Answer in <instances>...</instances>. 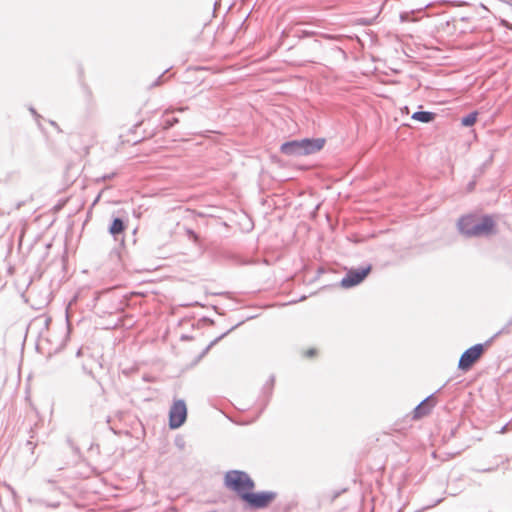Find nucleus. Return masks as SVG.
Returning a JSON list of instances; mask_svg holds the SVG:
<instances>
[{
	"mask_svg": "<svg viewBox=\"0 0 512 512\" xmlns=\"http://www.w3.org/2000/svg\"><path fill=\"white\" fill-rule=\"evenodd\" d=\"M456 227L467 239L489 238L498 233V224L493 214L468 213L460 216Z\"/></svg>",
	"mask_w": 512,
	"mask_h": 512,
	"instance_id": "1",
	"label": "nucleus"
},
{
	"mask_svg": "<svg viewBox=\"0 0 512 512\" xmlns=\"http://www.w3.org/2000/svg\"><path fill=\"white\" fill-rule=\"evenodd\" d=\"M224 486L243 502L251 490L255 489V481L246 471L234 469L225 473Z\"/></svg>",
	"mask_w": 512,
	"mask_h": 512,
	"instance_id": "2",
	"label": "nucleus"
},
{
	"mask_svg": "<svg viewBox=\"0 0 512 512\" xmlns=\"http://www.w3.org/2000/svg\"><path fill=\"white\" fill-rule=\"evenodd\" d=\"M506 330V327L496 332L484 343H477L467 348L460 356L458 369L462 372L469 371L472 366L480 359L485 350L492 345L495 339Z\"/></svg>",
	"mask_w": 512,
	"mask_h": 512,
	"instance_id": "3",
	"label": "nucleus"
},
{
	"mask_svg": "<svg viewBox=\"0 0 512 512\" xmlns=\"http://www.w3.org/2000/svg\"><path fill=\"white\" fill-rule=\"evenodd\" d=\"M128 227V218L112 214L110 223L108 225V233L115 241H119V246L115 247L110 252V257L121 259L122 250L125 247L124 232Z\"/></svg>",
	"mask_w": 512,
	"mask_h": 512,
	"instance_id": "4",
	"label": "nucleus"
},
{
	"mask_svg": "<svg viewBox=\"0 0 512 512\" xmlns=\"http://www.w3.org/2000/svg\"><path fill=\"white\" fill-rule=\"evenodd\" d=\"M278 497V493L271 490L254 491L247 495L242 502L246 510L258 511L268 508Z\"/></svg>",
	"mask_w": 512,
	"mask_h": 512,
	"instance_id": "5",
	"label": "nucleus"
},
{
	"mask_svg": "<svg viewBox=\"0 0 512 512\" xmlns=\"http://www.w3.org/2000/svg\"><path fill=\"white\" fill-rule=\"evenodd\" d=\"M373 270V265L368 263L366 265L351 267L347 269L345 275L339 281L338 285L343 289L354 288L363 283Z\"/></svg>",
	"mask_w": 512,
	"mask_h": 512,
	"instance_id": "6",
	"label": "nucleus"
},
{
	"mask_svg": "<svg viewBox=\"0 0 512 512\" xmlns=\"http://www.w3.org/2000/svg\"><path fill=\"white\" fill-rule=\"evenodd\" d=\"M188 416L187 405L184 399H175L168 412V426L171 430L182 427Z\"/></svg>",
	"mask_w": 512,
	"mask_h": 512,
	"instance_id": "7",
	"label": "nucleus"
},
{
	"mask_svg": "<svg viewBox=\"0 0 512 512\" xmlns=\"http://www.w3.org/2000/svg\"><path fill=\"white\" fill-rule=\"evenodd\" d=\"M448 383H444L440 388H438L435 392L428 395L425 399H423L412 411V419L420 420L426 416H428L433 408L436 406L438 400L435 398V395L439 393Z\"/></svg>",
	"mask_w": 512,
	"mask_h": 512,
	"instance_id": "8",
	"label": "nucleus"
},
{
	"mask_svg": "<svg viewBox=\"0 0 512 512\" xmlns=\"http://www.w3.org/2000/svg\"><path fill=\"white\" fill-rule=\"evenodd\" d=\"M255 318V316H248L246 319L241 320L237 322L235 325H233L230 329L222 333L221 335L217 336L215 339H213L203 350L202 352L194 359L192 362V365L198 364L208 353L209 351L218 344L222 339H224L227 335H229L232 331L240 327L245 321H248L250 319Z\"/></svg>",
	"mask_w": 512,
	"mask_h": 512,
	"instance_id": "9",
	"label": "nucleus"
},
{
	"mask_svg": "<svg viewBox=\"0 0 512 512\" xmlns=\"http://www.w3.org/2000/svg\"><path fill=\"white\" fill-rule=\"evenodd\" d=\"M302 148H303V155H311L315 154L319 151H321L324 148V145L326 143V139L319 137V138H302Z\"/></svg>",
	"mask_w": 512,
	"mask_h": 512,
	"instance_id": "10",
	"label": "nucleus"
},
{
	"mask_svg": "<svg viewBox=\"0 0 512 512\" xmlns=\"http://www.w3.org/2000/svg\"><path fill=\"white\" fill-rule=\"evenodd\" d=\"M280 152L286 156L300 157L303 155L301 139H292L280 145Z\"/></svg>",
	"mask_w": 512,
	"mask_h": 512,
	"instance_id": "11",
	"label": "nucleus"
},
{
	"mask_svg": "<svg viewBox=\"0 0 512 512\" xmlns=\"http://www.w3.org/2000/svg\"><path fill=\"white\" fill-rule=\"evenodd\" d=\"M275 376L272 374L269 376L268 380L262 387L261 391V403H262V409L261 412L267 407L269 404L271 397L273 395V390L275 386Z\"/></svg>",
	"mask_w": 512,
	"mask_h": 512,
	"instance_id": "12",
	"label": "nucleus"
},
{
	"mask_svg": "<svg viewBox=\"0 0 512 512\" xmlns=\"http://www.w3.org/2000/svg\"><path fill=\"white\" fill-rule=\"evenodd\" d=\"M106 401L104 394L100 393L98 398H95L90 403V416L94 419H99L104 411V402Z\"/></svg>",
	"mask_w": 512,
	"mask_h": 512,
	"instance_id": "13",
	"label": "nucleus"
},
{
	"mask_svg": "<svg viewBox=\"0 0 512 512\" xmlns=\"http://www.w3.org/2000/svg\"><path fill=\"white\" fill-rule=\"evenodd\" d=\"M437 116L435 112L418 110L411 115V119L420 123L429 124L432 123Z\"/></svg>",
	"mask_w": 512,
	"mask_h": 512,
	"instance_id": "14",
	"label": "nucleus"
},
{
	"mask_svg": "<svg viewBox=\"0 0 512 512\" xmlns=\"http://www.w3.org/2000/svg\"><path fill=\"white\" fill-rule=\"evenodd\" d=\"M478 111L474 110L464 115L460 119V123L463 127H472L478 119Z\"/></svg>",
	"mask_w": 512,
	"mask_h": 512,
	"instance_id": "15",
	"label": "nucleus"
},
{
	"mask_svg": "<svg viewBox=\"0 0 512 512\" xmlns=\"http://www.w3.org/2000/svg\"><path fill=\"white\" fill-rule=\"evenodd\" d=\"M169 69H166L165 71L162 72V74H160L150 85H149V89H152V88H155V87H159L161 85H163L165 82H167L173 75L170 74L167 76V73H168Z\"/></svg>",
	"mask_w": 512,
	"mask_h": 512,
	"instance_id": "16",
	"label": "nucleus"
},
{
	"mask_svg": "<svg viewBox=\"0 0 512 512\" xmlns=\"http://www.w3.org/2000/svg\"><path fill=\"white\" fill-rule=\"evenodd\" d=\"M82 370L85 374H87L88 376H90L93 380L96 381V383L99 385L100 387V391L102 392V394L105 393V389L102 385V383L100 382L99 379L96 378L95 374L93 373V370L92 369H89L85 364L82 365Z\"/></svg>",
	"mask_w": 512,
	"mask_h": 512,
	"instance_id": "17",
	"label": "nucleus"
},
{
	"mask_svg": "<svg viewBox=\"0 0 512 512\" xmlns=\"http://www.w3.org/2000/svg\"><path fill=\"white\" fill-rule=\"evenodd\" d=\"M178 123H179V118L172 117V118L165 119L162 122L161 126H162L163 130H170L171 128H173Z\"/></svg>",
	"mask_w": 512,
	"mask_h": 512,
	"instance_id": "18",
	"label": "nucleus"
},
{
	"mask_svg": "<svg viewBox=\"0 0 512 512\" xmlns=\"http://www.w3.org/2000/svg\"><path fill=\"white\" fill-rule=\"evenodd\" d=\"M317 355H318V350L314 347H311V348L305 350L303 353V356L308 359H314L317 357Z\"/></svg>",
	"mask_w": 512,
	"mask_h": 512,
	"instance_id": "19",
	"label": "nucleus"
},
{
	"mask_svg": "<svg viewBox=\"0 0 512 512\" xmlns=\"http://www.w3.org/2000/svg\"><path fill=\"white\" fill-rule=\"evenodd\" d=\"M476 185H477V175H474L473 178L467 183L466 191L468 193L473 192L475 190Z\"/></svg>",
	"mask_w": 512,
	"mask_h": 512,
	"instance_id": "20",
	"label": "nucleus"
},
{
	"mask_svg": "<svg viewBox=\"0 0 512 512\" xmlns=\"http://www.w3.org/2000/svg\"><path fill=\"white\" fill-rule=\"evenodd\" d=\"M214 320L208 316H203L199 319L197 326L200 327L202 325H214Z\"/></svg>",
	"mask_w": 512,
	"mask_h": 512,
	"instance_id": "21",
	"label": "nucleus"
},
{
	"mask_svg": "<svg viewBox=\"0 0 512 512\" xmlns=\"http://www.w3.org/2000/svg\"><path fill=\"white\" fill-rule=\"evenodd\" d=\"M174 444L180 450H183L185 448V445H186L185 440H184V438L181 435H177L175 437Z\"/></svg>",
	"mask_w": 512,
	"mask_h": 512,
	"instance_id": "22",
	"label": "nucleus"
},
{
	"mask_svg": "<svg viewBox=\"0 0 512 512\" xmlns=\"http://www.w3.org/2000/svg\"><path fill=\"white\" fill-rule=\"evenodd\" d=\"M116 176H117V172L107 173V174H104L101 177L97 178L96 182L112 180Z\"/></svg>",
	"mask_w": 512,
	"mask_h": 512,
	"instance_id": "23",
	"label": "nucleus"
},
{
	"mask_svg": "<svg viewBox=\"0 0 512 512\" xmlns=\"http://www.w3.org/2000/svg\"><path fill=\"white\" fill-rule=\"evenodd\" d=\"M493 159H494V155L493 154H490V156L488 157V159L481 165L480 167V173H483L484 170L490 166L493 162Z\"/></svg>",
	"mask_w": 512,
	"mask_h": 512,
	"instance_id": "24",
	"label": "nucleus"
},
{
	"mask_svg": "<svg viewBox=\"0 0 512 512\" xmlns=\"http://www.w3.org/2000/svg\"><path fill=\"white\" fill-rule=\"evenodd\" d=\"M375 18H360L358 20V23L361 24V25H364V26H370L372 24H374V21H375Z\"/></svg>",
	"mask_w": 512,
	"mask_h": 512,
	"instance_id": "25",
	"label": "nucleus"
},
{
	"mask_svg": "<svg viewBox=\"0 0 512 512\" xmlns=\"http://www.w3.org/2000/svg\"><path fill=\"white\" fill-rule=\"evenodd\" d=\"M29 112L34 117V119L39 122V120L42 118V116L37 112V110L33 106L28 107Z\"/></svg>",
	"mask_w": 512,
	"mask_h": 512,
	"instance_id": "26",
	"label": "nucleus"
},
{
	"mask_svg": "<svg viewBox=\"0 0 512 512\" xmlns=\"http://www.w3.org/2000/svg\"><path fill=\"white\" fill-rule=\"evenodd\" d=\"M67 443L68 445L71 447V449L73 450V452L76 454V455H79L80 454V449L78 446H76L74 444V442L72 441L71 438H67Z\"/></svg>",
	"mask_w": 512,
	"mask_h": 512,
	"instance_id": "27",
	"label": "nucleus"
},
{
	"mask_svg": "<svg viewBox=\"0 0 512 512\" xmlns=\"http://www.w3.org/2000/svg\"><path fill=\"white\" fill-rule=\"evenodd\" d=\"M188 109V107H177V108H170L165 111V114H168L170 112H184Z\"/></svg>",
	"mask_w": 512,
	"mask_h": 512,
	"instance_id": "28",
	"label": "nucleus"
},
{
	"mask_svg": "<svg viewBox=\"0 0 512 512\" xmlns=\"http://www.w3.org/2000/svg\"><path fill=\"white\" fill-rule=\"evenodd\" d=\"M186 232H187V235H188V237H189L190 239H195V238H197V237H198L197 233H196L193 229H191V228H188V229L186 230Z\"/></svg>",
	"mask_w": 512,
	"mask_h": 512,
	"instance_id": "29",
	"label": "nucleus"
},
{
	"mask_svg": "<svg viewBox=\"0 0 512 512\" xmlns=\"http://www.w3.org/2000/svg\"><path fill=\"white\" fill-rule=\"evenodd\" d=\"M49 124L54 127L57 132L61 133L62 132V129L60 128V126L58 125V123L54 120H49Z\"/></svg>",
	"mask_w": 512,
	"mask_h": 512,
	"instance_id": "30",
	"label": "nucleus"
},
{
	"mask_svg": "<svg viewBox=\"0 0 512 512\" xmlns=\"http://www.w3.org/2000/svg\"><path fill=\"white\" fill-rule=\"evenodd\" d=\"M193 339H194V337L192 335H188V334H182L180 336L181 341H191Z\"/></svg>",
	"mask_w": 512,
	"mask_h": 512,
	"instance_id": "31",
	"label": "nucleus"
},
{
	"mask_svg": "<svg viewBox=\"0 0 512 512\" xmlns=\"http://www.w3.org/2000/svg\"><path fill=\"white\" fill-rule=\"evenodd\" d=\"M400 21L407 22L409 21V14L407 12H403L400 14Z\"/></svg>",
	"mask_w": 512,
	"mask_h": 512,
	"instance_id": "32",
	"label": "nucleus"
},
{
	"mask_svg": "<svg viewBox=\"0 0 512 512\" xmlns=\"http://www.w3.org/2000/svg\"><path fill=\"white\" fill-rule=\"evenodd\" d=\"M91 357H92V359H93L94 361H96V362H97V364H98L99 368H103V363H102L103 356H100V357H98V358H94L93 356H91Z\"/></svg>",
	"mask_w": 512,
	"mask_h": 512,
	"instance_id": "33",
	"label": "nucleus"
},
{
	"mask_svg": "<svg viewBox=\"0 0 512 512\" xmlns=\"http://www.w3.org/2000/svg\"><path fill=\"white\" fill-rule=\"evenodd\" d=\"M306 298H307V296H306V295H303V296H301L298 300L290 301V302H288V304H294V303H297V302H299V301H304ZM285 305H287V303H286Z\"/></svg>",
	"mask_w": 512,
	"mask_h": 512,
	"instance_id": "34",
	"label": "nucleus"
},
{
	"mask_svg": "<svg viewBox=\"0 0 512 512\" xmlns=\"http://www.w3.org/2000/svg\"><path fill=\"white\" fill-rule=\"evenodd\" d=\"M496 468L495 467H490V468H485V469H479L477 470L478 472H483V473H486V472H492V471H495Z\"/></svg>",
	"mask_w": 512,
	"mask_h": 512,
	"instance_id": "35",
	"label": "nucleus"
},
{
	"mask_svg": "<svg viewBox=\"0 0 512 512\" xmlns=\"http://www.w3.org/2000/svg\"><path fill=\"white\" fill-rule=\"evenodd\" d=\"M511 424V422L506 423L502 428L500 429V433H505L508 430V426Z\"/></svg>",
	"mask_w": 512,
	"mask_h": 512,
	"instance_id": "36",
	"label": "nucleus"
},
{
	"mask_svg": "<svg viewBox=\"0 0 512 512\" xmlns=\"http://www.w3.org/2000/svg\"><path fill=\"white\" fill-rule=\"evenodd\" d=\"M341 493H342V491H335L332 496V500H335L337 497H339Z\"/></svg>",
	"mask_w": 512,
	"mask_h": 512,
	"instance_id": "37",
	"label": "nucleus"
},
{
	"mask_svg": "<svg viewBox=\"0 0 512 512\" xmlns=\"http://www.w3.org/2000/svg\"><path fill=\"white\" fill-rule=\"evenodd\" d=\"M323 273H325V270L323 268H318L316 278H318Z\"/></svg>",
	"mask_w": 512,
	"mask_h": 512,
	"instance_id": "38",
	"label": "nucleus"
},
{
	"mask_svg": "<svg viewBox=\"0 0 512 512\" xmlns=\"http://www.w3.org/2000/svg\"><path fill=\"white\" fill-rule=\"evenodd\" d=\"M83 355V349L80 347L76 352V357H81Z\"/></svg>",
	"mask_w": 512,
	"mask_h": 512,
	"instance_id": "39",
	"label": "nucleus"
},
{
	"mask_svg": "<svg viewBox=\"0 0 512 512\" xmlns=\"http://www.w3.org/2000/svg\"><path fill=\"white\" fill-rule=\"evenodd\" d=\"M101 292H96L94 297V302L96 303L100 298Z\"/></svg>",
	"mask_w": 512,
	"mask_h": 512,
	"instance_id": "40",
	"label": "nucleus"
},
{
	"mask_svg": "<svg viewBox=\"0 0 512 512\" xmlns=\"http://www.w3.org/2000/svg\"><path fill=\"white\" fill-rule=\"evenodd\" d=\"M292 508V504H288L285 508H284V511L285 512H289Z\"/></svg>",
	"mask_w": 512,
	"mask_h": 512,
	"instance_id": "41",
	"label": "nucleus"
},
{
	"mask_svg": "<svg viewBox=\"0 0 512 512\" xmlns=\"http://www.w3.org/2000/svg\"><path fill=\"white\" fill-rule=\"evenodd\" d=\"M100 197H101V193H99V194L97 195V197H96V198H95V200L93 201V205H95V204L99 201Z\"/></svg>",
	"mask_w": 512,
	"mask_h": 512,
	"instance_id": "42",
	"label": "nucleus"
},
{
	"mask_svg": "<svg viewBox=\"0 0 512 512\" xmlns=\"http://www.w3.org/2000/svg\"><path fill=\"white\" fill-rule=\"evenodd\" d=\"M94 447H96L99 450V445L92 443L89 447V450H92Z\"/></svg>",
	"mask_w": 512,
	"mask_h": 512,
	"instance_id": "43",
	"label": "nucleus"
},
{
	"mask_svg": "<svg viewBox=\"0 0 512 512\" xmlns=\"http://www.w3.org/2000/svg\"><path fill=\"white\" fill-rule=\"evenodd\" d=\"M58 505H59V503H50V504H48V506L54 507V508L57 507Z\"/></svg>",
	"mask_w": 512,
	"mask_h": 512,
	"instance_id": "44",
	"label": "nucleus"
},
{
	"mask_svg": "<svg viewBox=\"0 0 512 512\" xmlns=\"http://www.w3.org/2000/svg\"><path fill=\"white\" fill-rule=\"evenodd\" d=\"M455 431H456V428H455V429H452V431H451V435H452V436L455 434Z\"/></svg>",
	"mask_w": 512,
	"mask_h": 512,
	"instance_id": "45",
	"label": "nucleus"
},
{
	"mask_svg": "<svg viewBox=\"0 0 512 512\" xmlns=\"http://www.w3.org/2000/svg\"><path fill=\"white\" fill-rule=\"evenodd\" d=\"M194 306H198V305H201L199 302H195L193 303Z\"/></svg>",
	"mask_w": 512,
	"mask_h": 512,
	"instance_id": "46",
	"label": "nucleus"
},
{
	"mask_svg": "<svg viewBox=\"0 0 512 512\" xmlns=\"http://www.w3.org/2000/svg\"><path fill=\"white\" fill-rule=\"evenodd\" d=\"M140 124H141V122H138V123H136V125L134 127L136 128V127L140 126Z\"/></svg>",
	"mask_w": 512,
	"mask_h": 512,
	"instance_id": "47",
	"label": "nucleus"
},
{
	"mask_svg": "<svg viewBox=\"0 0 512 512\" xmlns=\"http://www.w3.org/2000/svg\"><path fill=\"white\" fill-rule=\"evenodd\" d=\"M26 445H32V442L31 441H27Z\"/></svg>",
	"mask_w": 512,
	"mask_h": 512,
	"instance_id": "48",
	"label": "nucleus"
},
{
	"mask_svg": "<svg viewBox=\"0 0 512 512\" xmlns=\"http://www.w3.org/2000/svg\"><path fill=\"white\" fill-rule=\"evenodd\" d=\"M441 502L440 499H438L436 502H435V505L439 504Z\"/></svg>",
	"mask_w": 512,
	"mask_h": 512,
	"instance_id": "49",
	"label": "nucleus"
},
{
	"mask_svg": "<svg viewBox=\"0 0 512 512\" xmlns=\"http://www.w3.org/2000/svg\"><path fill=\"white\" fill-rule=\"evenodd\" d=\"M214 310L215 311H218V307L217 306H213Z\"/></svg>",
	"mask_w": 512,
	"mask_h": 512,
	"instance_id": "50",
	"label": "nucleus"
},
{
	"mask_svg": "<svg viewBox=\"0 0 512 512\" xmlns=\"http://www.w3.org/2000/svg\"><path fill=\"white\" fill-rule=\"evenodd\" d=\"M397 512H402V509H399Z\"/></svg>",
	"mask_w": 512,
	"mask_h": 512,
	"instance_id": "51",
	"label": "nucleus"
}]
</instances>
